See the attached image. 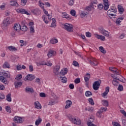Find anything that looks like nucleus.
<instances>
[{"mask_svg": "<svg viewBox=\"0 0 126 126\" xmlns=\"http://www.w3.org/2000/svg\"><path fill=\"white\" fill-rule=\"evenodd\" d=\"M7 73H2V76H0V81L3 82L4 84H8V81L6 78H10V74L9 72L7 71Z\"/></svg>", "mask_w": 126, "mask_h": 126, "instance_id": "f257e3e1", "label": "nucleus"}, {"mask_svg": "<svg viewBox=\"0 0 126 126\" xmlns=\"http://www.w3.org/2000/svg\"><path fill=\"white\" fill-rule=\"evenodd\" d=\"M13 30H14L11 33L12 37L15 36V33L16 32H19L21 31V26L19 24H15L13 27Z\"/></svg>", "mask_w": 126, "mask_h": 126, "instance_id": "f03ea898", "label": "nucleus"}, {"mask_svg": "<svg viewBox=\"0 0 126 126\" xmlns=\"http://www.w3.org/2000/svg\"><path fill=\"white\" fill-rule=\"evenodd\" d=\"M10 19L8 17H7L6 19H4L3 21V23L1 24V27L2 29H5L7 28V27L9 24H10V21H9Z\"/></svg>", "mask_w": 126, "mask_h": 126, "instance_id": "7ed1b4c3", "label": "nucleus"}, {"mask_svg": "<svg viewBox=\"0 0 126 126\" xmlns=\"http://www.w3.org/2000/svg\"><path fill=\"white\" fill-rule=\"evenodd\" d=\"M63 28L68 32H72V30H73V26H72V25L68 23L65 24L63 25Z\"/></svg>", "mask_w": 126, "mask_h": 126, "instance_id": "20e7f679", "label": "nucleus"}, {"mask_svg": "<svg viewBox=\"0 0 126 126\" xmlns=\"http://www.w3.org/2000/svg\"><path fill=\"white\" fill-rule=\"evenodd\" d=\"M69 121H70V122H71L73 124H74V125H81V120H80V119L79 118L70 117L69 118Z\"/></svg>", "mask_w": 126, "mask_h": 126, "instance_id": "39448f33", "label": "nucleus"}, {"mask_svg": "<svg viewBox=\"0 0 126 126\" xmlns=\"http://www.w3.org/2000/svg\"><path fill=\"white\" fill-rule=\"evenodd\" d=\"M101 83H102V82L100 80H99V81H95L93 84V89L95 91L98 90L99 87H100V85H101Z\"/></svg>", "mask_w": 126, "mask_h": 126, "instance_id": "423d86ee", "label": "nucleus"}, {"mask_svg": "<svg viewBox=\"0 0 126 126\" xmlns=\"http://www.w3.org/2000/svg\"><path fill=\"white\" fill-rule=\"evenodd\" d=\"M18 13H21V14H26L27 15H30V13H28L25 9L18 8L16 10Z\"/></svg>", "mask_w": 126, "mask_h": 126, "instance_id": "0eeeda50", "label": "nucleus"}, {"mask_svg": "<svg viewBox=\"0 0 126 126\" xmlns=\"http://www.w3.org/2000/svg\"><path fill=\"white\" fill-rule=\"evenodd\" d=\"M57 55V52L54 50H49L48 52L47 56L49 58H52V57H54Z\"/></svg>", "mask_w": 126, "mask_h": 126, "instance_id": "6e6552de", "label": "nucleus"}, {"mask_svg": "<svg viewBox=\"0 0 126 126\" xmlns=\"http://www.w3.org/2000/svg\"><path fill=\"white\" fill-rule=\"evenodd\" d=\"M33 79H35V76L32 74H28L27 76L25 78L24 80L25 81L27 80L32 81Z\"/></svg>", "mask_w": 126, "mask_h": 126, "instance_id": "1a4fd4ad", "label": "nucleus"}, {"mask_svg": "<svg viewBox=\"0 0 126 126\" xmlns=\"http://www.w3.org/2000/svg\"><path fill=\"white\" fill-rule=\"evenodd\" d=\"M104 4V10L109 9V0H102Z\"/></svg>", "mask_w": 126, "mask_h": 126, "instance_id": "9d476101", "label": "nucleus"}, {"mask_svg": "<svg viewBox=\"0 0 126 126\" xmlns=\"http://www.w3.org/2000/svg\"><path fill=\"white\" fill-rule=\"evenodd\" d=\"M60 68H61V66H60V65H56L54 68L53 73H54L55 75H59V71H60Z\"/></svg>", "mask_w": 126, "mask_h": 126, "instance_id": "9b49d317", "label": "nucleus"}, {"mask_svg": "<svg viewBox=\"0 0 126 126\" xmlns=\"http://www.w3.org/2000/svg\"><path fill=\"white\" fill-rule=\"evenodd\" d=\"M89 63L91 65H98L99 63L97 61V60L95 59H92L91 60L89 61Z\"/></svg>", "mask_w": 126, "mask_h": 126, "instance_id": "f8f14e48", "label": "nucleus"}, {"mask_svg": "<svg viewBox=\"0 0 126 126\" xmlns=\"http://www.w3.org/2000/svg\"><path fill=\"white\" fill-rule=\"evenodd\" d=\"M32 13L34 15H40V14H41V10L38 8H36L32 10Z\"/></svg>", "mask_w": 126, "mask_h": 126, "instance_id": "ddd939ff", "label": "nucleus"}, {"mask_svg": "<svg viewBox=\"0 0 126 126\" xmlns=\"http://www.w3.org/2000/svg\"><path fill=\"white\" fill-rule=\"evenodd\" d=\"M14 120L15 121V122L17 124H21V123H23V122H24V120L22 118L19 117H15L14 118Z\"/></svg>", "mask_w": 126, "mask_h": 126, "instance_id": "4468645a", "label": "nucleus"}, {"mask_svg": "<svg viewBox=\"0 0 126 126\" xmlns=\"http://www.w3.org/2000/svg\"><path fill=\"white\" fill-rule=\"evenodd\" d=\"M112 12H113V13H116V12H117V8L113 7L109 9L107 11V14H112Z\"/></svg>", "mask_w": 126, "mask_h": 126, "instance_id": "2eb2a0df", "label": "nucleus"}, {"mask_svg": "<svg viewBox=\"0 0 126 126\" xmlns=\"http://www.w3.org/2000/svg\"><path fill=\"white\" fill-rule=\"evenodd\" d=\"M66 73H67V68H65L64 69H63L58 74V75H65Z\"/></svg>", "mask_w": 126, "mask_h": 126, "instance_id": "dca6fc26", "label": "nucleus"}, {"mask_svg": "<svg viewBox=\"0 0 126 126\" xmlns=\"http://www.w3.org/2000/svg\"><path fill=\"white\" fill-rule=\"evenodd\" d=\"M71 105H72V102L71 100H67L66 101V106H65V109H68V108H70L71 107Z\"/></svg>", "mask_w": 126, "mask_h": 126, "instance_id": "f3484780", "label": "nucleus"}, {"mask_svg": "<svg viewBox=\"0 0 126 126\" xmlns=\"http://www.w3.org/2000/svg\"><path fill=\"white\" fill-rule=\"evenodd\" d=\"M110 92V88L109 87H107L105 89V91L101 94L102 96L105 98V96H106V95H108V93Z\"/></svg>", "mask_w": 126, "mask_h": 126, "instance_id": "a211bd4d", "label": "nucleus"}, {"mask_svg": "<svg viewBox=\"0 0 126 126\" xmlns=\"http://www.w3.org/2000/svg\"><path fill=\"white\" fill-rule=\"evenodd\" d=\"M25 90L27 93H29V92H30V93H34V89L32 88H29V87H27Z\"/></svg>", "mask_w": 126, "mask_h": 126, "instance_id": "6ab92c4d", "label": "nucleus"}, {"mask_svg": "<svg viewBox=\"0 0 126 126\" xmlns=\"http://www.w3.org/2000/svg\"><path fill=\"white\" fill-rule=\"evenodd\" d=\"M7 49H8L9 51H10L11 52H13V51L15 52L17 51V48H16V47H15V46H12L7 47Z\"/></svg>", "mask_w": 126, "mask_h": 126, "instance_id": "aec40b11", "label": "nucleus"}, {"mask_svg": "<svg viewBox=\"0 0 126 126\" xmlns=\"http://www.w3.org/2000/svg\"><path fill=\"white\" fill-rule=\"evenodd\" d=\"M118 8L120 14H123V13H124V12L125 11V9H124V7H123L122 6L118 5Z\"/></svg>", "mask_w": 126, "mask_h": 126, "instance_id": "412c9836", "label": "nucleus"}, {"mask_svg": "<svg viewBox=\"0 0 126 126\" xmlns=\"http://www.w3.org/2000/svg\"><path fill=\"white\" fill-rule=\"evenodd\" d=\"M95 37L97 39L101 40V41H105V36L104 35L96 34Z\"/></svg>", "mask_w": 126, "mask_h": 126, "instance_id": "4be33fe9", "label": "nucleus"}, {"mask_svg": "<svg viewBox=\"0 0 126 126\" xmlns=\"http://www.w3.org/2000/svg\"><path fill=\"white\" fill-rule=\"evenodd\" d=\"M22 82H15L14 85L15 88H18V87H21L22 86Z\"/></svg>", "mask_w": 126, "mask_h": 126, "instance_id": "5701e85b", "label": "nucleus"}, {"mask_svg": "<svg viewBox=\"0 0 126 126\" xmlns=\"http://www.w3.org/2000/svg\"><path fill=\"white\" fill-rule=\"evenodd\" d=\"M2 67L3 68H10V65L9 64V63L7 62H5L3 65Z\"/></svg>", "mask_w": 126, "mask_h": 126, "instance_id": "b1692460", "label": "nucleus"}, {"mask_svg": "<svg viewBox=\"0 0 126 126\" xmlns=\"http://www.w3.org/2000/svg\"><path fill=\"white\" fill-rule=\"evenodd\" d=\"M34 106L36 109H41V108H42V106H41V104H40V102H39V101L35 102Z\"/></svg>", "mask_w": 126, "mask_h": 126, "instance_id": "393cba45", "label": "nucleus"}, {"mask_svg": "<svg viewBox=\"0 0 126 126\" xmlns=\"http://www.w3.org/2000/svg\"><path fill=\"white\" fill-rule=\"evenodd\" d=\"M122 20H124L123 17L118 18V19H117L116 21V24L118 25H121L120 23L122 22Z\"/></svg>", "mask_w": 126, "mask_h": 126, "instance_id": "a878e982", "label": "nucleus"}, {"mask_svg": "<svg viewBox=\"0 0 126 126\" xmlns=\"http://www.w3.org/2000/svg\"><path fill=\"white\" fill-rule=\"evenodd\" d=\"M52 23L51 24V27L55 28L56 27V26H57V25L56 24V22H57V21L55 18H52Z\"/></svg>", "mask_w": 126, "mask_h": 126, "instance_id": "bb28decb", "label": "nucleus"}, {"mask_svg": "<svg viewBox=\"0 0 126 126\" xmlns=\"http://www.w3.org/2000/svg\"><path fill=\"white\" fill-rule=\"evenodd\" d=\"M88 14V12H86L85 11H82L80 14V16L82 18H84V17H85L86 15Z\"/></svg>", "mask_w": 126, "mask_h": 126, "instance_id": "cd10ccee", "label": "nucleus"}, {"mask_svg": "<svg viewBox=\"0 0 126 126\" xmlns=\"http://www.w3.org/2000/svg\"><path fill=\"white\" fill-rule=\"evenodd\" d=\"M102 103L103 106H104V107H108V106H109V102H108V101L106 100H102Z\"/></svg>", "mask_w": 126, "mask_h": 126, "instance_id": "c85d7f7f", "label": "nucleus"}, {"mask_svg": "<svg viewBox=\"0 0 126 126\" xmlns=\"http://www.w3.org/2000/svg\"><path fill=\"white\" fill-rule=\"evenodd\" d=\"M6 100L8 102H11V94H9L6 96Z\"/></svg>", "mask_w": 126, "mask_h": 126, "instance_id": "c756f323", "label": "nucleus"}, {"mask_svg": "<svg viewBox=\"0 0 126 126\" xmlns=\"http://www.w3.org/2000/svg\"><path fill=\"white\" fill-rule=\"evenodd\" d=\"M60 78L61 79L62 82H63V83H66L67 81V78H66V77H60Z\"/></svg>", "mask_w": 126, "mask_h": 126, "instance_id": "7c9ffc66", "label": "nucleus"}, {"mask_svg": "<svg viewBox=\"0 0 126 126\" xmlns=\"http://www.w3.org/2000/svg\"><path fill=\"white\" fill-rule=\"evenodd\" d=\"M86 76L87 77H85L84 79H85V82H88V81H89V79L90 78V74L87 73Z\"/></svg>", "mask_w": 126, "mask_h": 126, "instance_id": "2f4dec72", "label": "nucleus"}, {"mask_svg": "<svg viewBox=\"0 0 126 126\" xmlns=\"http://www.w3.org/2000/svg\"><path fill=\"white\" fill-rule=\"evenodd\" d=\"M41 122H42V119L41 118H38L37 120H36L35 124V126H39V125H40V124H41Z\"/></svg>", "mask_w": 126, "mask_h": 126, "instance_id": "473e14b6", "label": "nucleus"}, {"mask_svg": "<svg viewBox=\"0 0 126 126\" xmlns=\"http://www.w3.org/2000/svg\"><path fill=\"white\" fill-rule=\"evenodd\" d=\"M70 14L72 16H74L75 17H77V15H76V11L74 10H72L70 11Z\"/></svg>", "mask_w": 126, "mask_h": 126, "instance_id": "72a5a7b5", "label": "nucleus"}, {"mask_svg": "<svg viewBox=\"0 0 126 126\" xmlns=\"http://www.w3.org/2000/svg\"><path fill=\"white\" fill-rule=\"evenodd\" d=\"M102 112H101L100 110L98 111L96 113V116L98 117V118H102Z\"/></svg>", "mask_w": 126, "mask_h": 126, "instance_id": "f704fd0d", "label": "nucleus"}, {"mask_svg": "<svg viewBox=\"0 0 126 126\" xmlns=\"http://www.w3.org/2000/svg\"><path fill=\"white\" fill-rule=\"evenodd\" d=\"M109 17H110V18H111V19H114V18H116V17L117 16V15H116V14H114L113 13L112 14H107Z\"/></svg>", "mask_w": 126, "mask_h": 126, "instance_id": "c9c22d12", "label": "nucleus"}, {"mask_svg": "<svg viewBox=\"0 0 126 126\" xmlns=\"http://www.w3.org/2000/svg\"><path fill=\"white\" fill-rule=\"evenodd\" d=\"M42 19L44 21L45 23H46V24H48L49 23V22L47 20L46 15H43L42 16Z\"/></svg>", "mask_w": 126, "mask_h": 126, "instance_id": "e433bc0d", "label": "nucleus"}, {"mask_svg": "<svg viewBox=\"0 0 126 126\" xmlns=\"http://www.w3.org/2000/svg\"><path fill=\"white\" fill-rule=\"evenodd\" d=\"M10 4L11 5H13L14 6H18V3L16 2V1H12L10 2Z\"/></svg>", "mask_w": 126, "mask_h": 126, "instance_id": "4c0bfd02", "label": "nucleus"}, {"mask_svg": "<svg viewBox=\"0 0 126 126\" xmlns=\"http://www.w3.org/2000/svg\"><path fill=\"white\" fill-rule=\"evenodd\" d=\"M99 50L101 53H102V54H106V50H105V49H104L103 46L99 47Z\"/></svg>", "mask_w": 126, "mask_h": 126, "instance_id": "58836bf2", "label": "nucleus"}, {"mask_svg": "<svg viewBox=\"0 0 126 126\" xmlns=\"http://www.w3.org/2000/svg\"><path fill=\"white\" fill-rule=\"evenodd\" d=\"M50 42L51 44H57V43H58V40L57 39L52 38L50 40Z\"/></svg>", "mask_w": 126, "mask_h": 126, "instance_id": "ea45409f", "label": "nucleus"}, {"mask_svg": "<svg viewBox=\"0 0 126 126\" xmlns=\"http://www.w3.org/2000/svg\"><path fill=\"white\" fill-rule=\"evenodd\" d=\"M85 95L86 97H89L90 96H92V93L91 92L88 91L86 92Z\"/></svg>", "mask_w": 126, "mask_h": 126, "instance_id": "a19ab883", "label": "nucleus"}, {"mask_svg": "<svg viewBox=\"0 0 126 126\" xmlns=\"http://www.w3.org/2000/svg\"><path fill=\"white\" fill-rule=\"evenodd\" d=\"M21 78H22V75L21 74H18L17 75L15 79H16V80H18V81H19V80H20V79H21Z\"/></svg>", "mask_w": 126, "mask_h": 126, "instance_id": "79ce46f5", "label": "nucleus"}, {"mask_svg": "<svg viewBox=\"0 0 126 126\" xmlns=\"http://www.w3.org/2000/svg\"><path fill=\"white\" fill-rule=\"evenodd\" d=\"M88 101L90 103V104H91V105H92L93 106V105H94V101L93 100V98H92V97H91L90 98L88 99Z\"/></svg>", "mask_w": 126, "mask_h": 126, "instance_id": "37998d69", "label": "nucleus"}, {"mask_svg": "<svg viewBox=\"0 0 126 126\" xmlns=\"http://www.w3.org/2000/svg\"><path fill=\"white\" fill-rule=\"evenodd\" d=\"M26 3H27V0H21V4L24 6V5H26Z\"/></svg>", "mask_w": 126, "mask_h": 126, "instance_id": "c03bdc74", "label": "nucleus"}, {"mask_svg": "<svg viewBox=\"0 0 126 126\" xmlns=\"http://www.w3.org/2000/svg\"><path fill=\"white\" fill-rule=\"evenodd\" d=\"M4 98H5L4 94H3V93H0V101H1V100H3Z\"/></svg>", "mask_w": 126, "mask_h": 126, "instance_id": "a18cd8bd", "label": "nucleus"}, {"mask_svg": "<svg viewBox=\"0 0 126 126\" xmlns=\"http://www.w3.org/2000/svg\"><path fill=\"white\" fill-rule=\"evenodd\" d=\"M5 110L8 113H11V108L9 106H6Z\"/></svg>", "mask_w": 126, "mask_h": 126, "instance_id": "49530a36", "label": "nucleus"}, {"mask_svg": "<svg viewBox=\"0 0 126 126\" xmlns=\"http://www.w3.org/2000/svg\"><path fill=\"white\" fill-rule=\"evenodd\" d=\"M99 32L101 33V34H103L104 32H106V30L103 28H100L99 29Z\"/></svg>", "mask_w": 126, "mask_h": 126, "instance_id": "de8ad7c7", "label": "nucleus"}, {"mask_svg": "<svg viewBox=\"0 0 126 126\" xmlns=\"http://www.w3.org/2000/svg\"><path fill=\"white\" fill-rule=\"evenodd\" d=\"M118 90L119 91H123L124 90V87L122 85H119L118 88Z\"/></svg>", "mask_w": 126, "mask_h": 126, "instance_id": "09e8293b", "label": "nucleus"}, {"mask_svg": "<svg viewBox=\"0 0 126 126\" xmlns=\"http://www.w3.org/2000/svg\"><path fill=\"white\" fill-rule=\"evenodd\" d=\"M109 69L111 71H112V72H113V73H115V70H116V69H117V68L114 67H110L109 68Z\"/></svg>", "mask_w": 126, "mask_h": 126, "instance_id": "8fccbe9b", "label": "nucleus"}, {"mask_svg": "<svg viewBox=\"0 0 126 126\" xmlns=\"http://www.w3.org/2000/svg\"><path fill=\"white\" fill-rule=\"evenodd\" d=\"M103 8H104V5H103V4L100 3L98 5V9H99L100 10H101V9H103Z\"/></svg>", "mask_w": 126, "mask_h": 126, "instance_id": "3c124183", "label": "nucleus"}, {"mask_svg": "<svg viewBox=\"0 0 126 126\" xmlns=\"http://www.w3.org/2000/svg\"><path fill=\"white\" fill-rule=\"evenodd\" d=\"M102 35H104V36H105L106 37H109L110 35L109 34V32L108 31H105L103 33Z\"/></svg>", "mask_w": 126, "mask_h": 126, "instance_id": "603ef678", "label": "nucleus"}, {"mask_svg": "<svg viewBox=\"0 0 126 126\" xmlns=\"http://www.w3.org/2000/svg\"><path fill=\"white\" fill-rule=\"evenodd\" d=\"M28 30V28H27V27L26 26H23L21 30H22V31H23L24 32Z\"/></svg>", "mask_w": 126, "mask_h": 126, "instance_id": "864d4df0", "label": "nucleus"}, {"mask_svg": "<svg viewBox=\"0 0 126 126\" xmlns=\"http://www.w3.org/2000/svg\"><path fill=\"white\" fill-rule=\"evenodd\" d=\"M74 82L76 84H78V83H80V79L79 78H77L75 79Z\"/></svg>", "mask_w": 126, "mask_h": 126, "instance_id": "5fc2aeb1", "label": "nucleus"}, {"mask_svg": "<svg viewBox=\"0 0 126 126\" xmlns=\"http://www.w3.org/2000/svg\"><path fill=\"white\" fill-rule=\"evenodd\" d=\"M54 104H57V102L55 100H51L49 103V105H50L51 106H53Z\"/></svg>", "mask_w": 126, "mask_h": 126, "instance_id": "6e6d98bb", "label": "nucleus"}, {"mask_svg": "<svg viewBox=\"0 0 126 126\" xmlns=\"http://www.w3.org/2000/svg\"><path fill=\"white\" fill-rule=\"evenodd\" d=\"M86 36L88 38H90L92 36V34L90 33V32H86Z\"/></svg>", "mask_w": 126, "mask_h": 126, "instance_id": "4d7b16f0", "label": "nucleus"}, {"mask_svg": "<svg viewBox=\"0 0 126 126\" xmlns=\"http://www.w3.org/2000/svg\"><path fill=\"white\" fill-rule=\"evenodd\" d=\"M30 30L31 33H34L35 32V30H34V27L31 26L30 27Z\"/></svg>", "mask_w": 126, "mask_h": 126, "instance_id": "13d9d810", "label": "nucleus"}, {"mask_svg": "<svg viewBox=\"0 0 126 126\" xmlns=\"http://www.w3.org/2000/svg\"><path fill=\"white\" fill-rule=\"evenodd\" d=\"M112 125L113 126H121V125L117 122H112Z\"/></svg>", "mask_w": 126, "mask_h": 126, "instance_id": "bf43d9fd", "label": "nucleus"}, {"mask_svg": "<svg viewBox=\"0 0 126 126\" xmlns=\"http://www.w3.org/2000/svg\"><path fill=\"white\" fill-rule=\"evenodd\" d=\"M67 15H68L65 12L62 13V16L63 18H66V17H67Z\"/></svg>", "mask_w": 126, "mask_h": 126, "instance_id": "052dcab7", "label": "nucleus"}, {"mask_svg": "<svg viewBox=\"0 0 126 126\" xmlns=\"http://www.w3.org/2000/svg\"><path fill=\"white\" fill-rule=\"evenodd\" d=\"M41 8L43 9L44 13H45V14L47 16L49 13H48L47 11L45 9L44 7L43 6L42 7H41Z\"/></svg>", "mask_w": 126, "mask_h": 126, "instance_id": "680f3d73", "label": "nucleus"}, {"mask_svg": "<svg viewBox=\"0 0 126 126\" xmlns=\"http://www.w3.org/2000/svg\"><path fill=\"white\" fill-rule=\"evenodd\" d=\"M73 64L74 65V66H78V65H79L78 62L75 61H74L73 62Z\"/></svg>", "mask_w": 126, "mask_h": 126, "instance_id": "e2e57ef3", "label": "nucleus"}, {"mask_svg": "<svg viewBox=\"0 0 126 126\" xmlns=\"http://www.w3.org/2000/svg\"><path fill=\"white\" fill-rule=\"evenodd\" d=\"M94 122V116H92L90 117L89 122H88L87 123H93Z\"/></svg>", "mask_w": 126, "mask_h": 126, "instance_id": "0e129e2a", "label": "nucleus"}, {"mask_svg": "<svg viewBox=\"0 0 126 126\" xmlns=\"http://www.w3.org/2000/svg\"><path fill=\"white\" fill-rule=\"evenodd\" d=\"M99 110L102 113L103 112H106V111H107V107H101Z\"/></svg>", "mask_w": 126, "mask_h": 126, "instance_id": "69168bd1", "label": "nucleus"}, {"mask_svg": "<svg viewBox=\"0 0 126 126\" xmlns=\"http://www.w3.org/2000/svg\"><path fill=\"white\" fill-rule=\"evenodd\" d=\"M120 112L121 114H123V116H125V118H126V112L125 110H121Z\"/></svg>", "mask_w": 126, "mask_h": 126, "instance_id": "338daca9", "label": "nucleus"}, {"mask_svg": "<svg viewBox=\"0 0 126 126\" xmlns=\"http://www.w3.org/2000/svg\"><path fill=\"white\" fill-rule=\"evenodd\" d=\"M85 10L87 11H91V6H89L86 7Z\"/></svg>", "mask_w": 126, "mask_h": 126, "instance_id": "774afa93", "label": "nucleus"}]
</instances>
